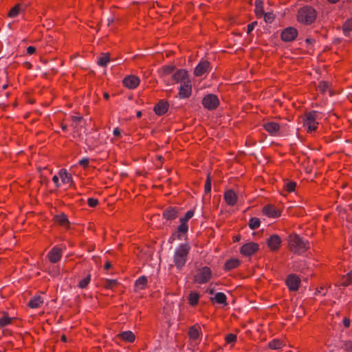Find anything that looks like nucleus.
<instances>
[{
  "mask_svg": "<svg viewBox=\"0 0 352 352\" xmlns=\"http://www.w3.org/2000/svg\"><path fill=\"white\" fill-rule=\"evenodd\" d=\"M90 280H91L90 275H88L79 282L78 287L82 289L86 288L88 286V285L89 284Z\"/></svg>",
  "mask_w": 352,
  "mask_h": 352,
  "instance_id": "40",
  "label": "nucleus"
},
{
  "mask_svg": "<svg viewBox=\"0 0 352 352\" xmlns=\"http://www.w3.org/2000/svg\"><path fill=\"white\" fill-rule=\"evenodd\" d=\"M63 251L58 246H54L47 254V258L51 263H57L62 257Z\"/></svg>",
  "mask_w": 352,
  "mask_h": 352,
  "instance_id": "10",
  "label": "nucleus"
},
{
  "mask_svg": "<svg viewBox=\"0 0 352 352\" xmlns=\"http://www.w3.org/2000/svg\"><path fill=\"white\" fill-rule=\"evenodd\" d=\"M148 283V279L145 276L139 277L135 282V291L138 292L146 289Z\"/></svg>",
  "mask_w": 352,
  "mask_h": 352,
  "instance_id": "22",
  "label": "nucleus"
},
{
  "mask_svg": "<svg viewBox=\"0 0 352 352\" xmlns=\"http://www.w3.org/2000/svg\"><path fill=\"white\" fill-rule=\"evenodd\" d=\"M23 9V6L20 3H18L15 5L11 10H10L8 13V16L10 18H14L17 16L21 11H22Z\"/></svg>",
  "mask_w": 352,
  "mask_h": 352,
  "instance_id": "29",
  "label": "nucleus"
},
{
  "mask_svg": "<svg viewBox=\"0 0 352 352\" xmlns=\"http://www.w3.org/2000/svg\"><path fill=\"white\" fill-rule=\"evenodd\" d=\"M322 116L320 112L313 111L307 113L305 116L303 120V125L306 128L307 132H312L317 129L319 120H321Z\"/></svg>",
  "mask_w": 352,
  "mask_h": 352,
  "instance_id": "3",
  "label": "nucleus"
},
{
  "mask_svg": "<svg viewBox=\"0 0 352 352\" xmlns=\"http://www.w3.org/2000/svg\"><path fill=\"white\" fill-rule=\"evenodd\" d=\"M217 303L226 305L227 297L223 292H217L212 298Z\"/></svg>",
  "mask_w": 352,
  "mask_h": 352,
  "instance_id": "31",
  "label": "nucleus"
},
{
  "mask_svg": "<svg viewBox=\"0 0 352 352\" xmlns=\"http://www.w3.org/2000/svg\"><path fill=\"white\" fill-rule=\"evenodd\" d=\"M342 284L344 286L352 284V270L342 277Z\"/></svg>",
  "mask_w": 352,
  "mask_h": 352,
  "instance_id": "38",
  "label": "nucleus"
},
{
  "mask_svg": "<svg viewBox=\"0 0 352 352\" xmlns=\"http://www.w3.org/2000/svg\"><path fill=\"white\" fill-rule=\"evenodd\" d=\"M192 94L191 80H185L181 84L179 89V96L180 98H188Z\"/></svg>",
  "mask_w": 352,
  "mask_h": 352,
  "instance_id": "9",
  "label": "nucleus"
},
{
  "mask_svg": "<svg viewBox=\"0 0 352 352\" xmlns=\"http://www.w3.org/2000/svg\"><path fill=\"white\" fill-rule=\"evenodd\" d=\"M36 51V49L33 46H29L28 48H27V53L28 54H33Z\"/></svg>",
  "mask_w": 352,
  "mask_h": 352,
  "instance_id": "51",
  "label": "nucleus"
},
{
  "mask_svg": "<svg viewBox=\"0 0 352 352\" xmlns=\"http://www.w3.org/2000/svg\"><path fill=\"white\" fill-rule=\"evenodd\" d=\"M174 70V66L173 65H165L162 67L161 73L163 76L170 74Z\"/></svg>",
  "mask_w": 352,
  "mask_h": 352,
  "instance_id": "39",
  "label": "nucleus"
},
{
  "mask_svg": "<svg viewBox=\"0 0 352 352\" xmlns=\"http://www.w3.org/2000/svg\"><path fill=\"white\" fill-rule=\"evenodd\" d=\"M104 267L106 270H109L111 267V264L109 262H107L104 265Z\"/></svg>",
  "mask_w": 352,
  "mask_h": 352,
  "instance_id": "55",
  "label": "nucleus"
},
{
  "mask_svg": "<svg viewBox=\"0 0 352 352\" xmlns=\"http://www.w3.org/2000/svg\"><path fill=\"white\" fill-rule=\"evenodd\" d=\"M289 250L298 254L305 252L309 248V243L296 234H290L288 239Z\"/></svg>",
  "mask_w": 352,
  "mask_h": 352,
  "instance_id": "1",
  "label": "nucleus"
},
{
  "mask_svg": "<svg viewBox=\"0 0 352 352\" xmlns=\"http://www.w3.org/2000/svg\"><path fill=\"white\" fill-rule=\"evenodd\" d=\"M263 15H264L265 21L267 23H271L274 19V14L272 13H264Z\"/></svg>",
  "mask_w": 352,
  "mask_h": 352,
  "instance_id": "46",
  "label": "nucleus"
},
{
  "mask_svg": "<svg viewBox=\"0 0 352 352\" xmlns=\"http://www.w3.org/2000/svg\"><path fill=\"white\" fill-rule=\"evenodd\" d=\"M212 277V272L210 267H204L199 269L195 275V282L198 284L208 283Z\"/></svg>",
  "mask_w": 352,
  "mask_h": 352,
  "instance_id": "6",
  "label": "nucleus"
},
{
  "mask_svg": "<svg viewBox=\"0 0 352 352\" xmlns=\"http://www.w3.org/2000/svg\"><path fill=\"white\" fill-rule=\"evenodd\" d=\"M58 274V270H56V271L53 274V275H54V276H56V274Z\"/></svg>",
  "mask_w": 352,
  "mask_h": 352,
  "instance_id": "61",
  "label": "nucleus"
},
{
  "mask_svg": "<svg viewBox=\"0 0 352 352\" xmlns=\"http://www.w3.org/2000/svg\"><path fill=\"white\" fill-rule=\"evenodd\" d=\"M255 13L258 17H261L264 14L263 2L261 0L255 1Z\"/></svg>",
  "mask_w": 352,
  "mask_h": 352,
  "instance_id": "32",
  "label": "nucleus"
},
{
  "mask_svg": "<svg viewBox=\"0 0 352 352\" xmlns=\"http://www.w3.org/2000/svg\"><path fill=\"white\" fill-rule=\"evenodd\" d=\"M60 183L62 184L70 185L72 183V177L65 169H61L58 171Z\"/></svg>",
  "mask_w": 352,
  "mask_h": 352,
  "instance_id": "19",
  "label": "nucleus"
},
{
  "mask_svg": "<svg viewBox=\"0 0 352 352\" xmlns=\"http://www.w3.org/2000/svg\"><path fill=\"white\" fill-rule=\"evenodd\" d=\"M168 109V104L166 102H164L162 100L159 102L154 107V111L158 116L164 115V113H166Z\"/></svg>",
  "mask_w": 352,
  "mask_h": 352,
  "instance_id": "21",
  "label": "nucleus"
},
{
  "mask_svg": "<svg viewBox=\"0 0 352 352\" xmlns=\"http://www.w3.org/2000/svg\"><path fill=\"white\" fill-rule=\"evenodd\" d=\"M259 249V245L255 242L245 243L241 247L240 253L244 256H250L255 254Z\"/></svg>",
  "mask_w": 352,
  "mask_h": 352,
  "instance_id": "7",
  "label": "nucleus"
},
{
  "mask_svg": "<svg viewBox=\"0 0 352 352\" xmlns=\"http://www.w3.org/2000/svg\"><path fill=\"white\" fill-rule=\"evenodd\" d=\"M109 54H104L101 57H100L98 60V64L102 67L106 66L109 62Z\"/></svg>",
  "mask_w": 352,
  "mask_h": 352,
  "instance_id": "36",
  "label": "nucleus"
},
{
  "mask_svg": "<svg viewBox=\"0 0 352 352\" xmlns=\"http://www.w3.org/2000/svg\"><path fill=\"white\" fill-rule=\"evenodd\" d=\"M210 67V63L207 60H201L197 65L194 70V74L196 76H201L208 72Z\"/></svg>",
  "mask_w": 352,
  "mask_h": 352,
  "instance_id": "18",
  "label": "nucleus"
},
{
  "mask_svg": "<svg viewBox=\"0 0 352 352\" xmlns=\"http://www.w3.org/2000/svg\"><path fill=\"white\" fill-rule=\"evenodd\" d=\"M240 265V261L237 258H231L225 263L224 268L227 271L236 268Z\"/></svg>",
  "mask_w": 352,
  "mask_h": 352,
  "instance_id": "27",
  "label": "nucleus"
},
{
  "mask_svg": "<svg viewBox=\"0 0 352 352\" xmlns=\"http://www.w3.org/2000/svg\"><path fill=\"white\" fill-rule=\"evenodd\" d=\"M316 15V11L313 8L305 6L298 10L297 20L300 23L309 25L314 22Z\"/></svg>",
  "mask_w": 352,
  "mask_h": 352,
  "instance_id": "2",
  "label": "nucleus"
},
{
  "mask_svg": "<svg viewBox=\"0 0 352 352\" xmlns=\"http://www.w3.org/2000/svg\"><path fill=\"white\" fill-rule=\"evenodd\" d=\"M136 116L138 118H140L142 116V112L138 111Z\"/></svg>",
  "mask_w": 352,
  "mask_h": 352,
  "instance_id": "58",
  "label": "nucleus"
},
{
  "mask_svg": "<svg viewBox=\"0 0 352 352\" xmlns=\"http://www.w3.org/2000/svg\"><path fill=\"white\" fill-rule=\"evenodd\" d=\"M87 204L91 208L96 207L98 204V200L96 198L90 197L87 199Z\"/></svg>",
  "mask_w": 352,
  "mask_h": 352,
  "instance_id": "45",
  "label": "nucleus"
},
{
  "mask_svg": "<svg viewBox=\"0 0 352 352\" xmlns=\"http://www.w3.org/2000/svg\"><path fill=\"white\" fill-rule=\"evenodd\" d=\"M343 324L344 327H349L350 325V320L349 318H344L343 319Z\"/></svg>",
  "mask_w": 352,
  "mask_h": 352,
  "instance_id": "54",
  "label": "nucleus"
},
{
  "mask_svg": "<svg viewBox=\"0 0 352 352\" xmlns=\"http://www.w3.org/2000/svg\"><path fill=\"white\" fill-rule=\"evenodd\" d=\"M194 216L193 210H188L184 217L180 219V225L178 226L177 231L171 236L173 240L179 239L182 234H186L188 230V221Z\"/></svg>",
  "mask_w": 352,
  "mask_h": 352,
  "instance_id": "5",
  "label": "nucleus"
},
{
  "mask_svg": "<svg viewBox=\"0 0 352 352\" xmlns=\"http://www.w3.org/2000/svg\"><path fill=\"white\" fill-rule=\"evenodd\" d=\"M300 283V280L298 276L290 274L286 280V285L291 291L298 290Z\"/></svg>",
  "mask_w": 352,
  "mask_h": 352,
  "instance_id": "11",
  "label": "nucleus"
},
{
  "mask_svg": "<svg viewBox=\"0 0 352 352\" xmlns=\"http://www.w3.org/2000/svg\"><path fill=\"white\" fill-rule=\"evenodd\" d=\"M224 199L228 205L233 206L237 201L236 194L233 190H229L225 192Z\"/></svg>",
  "mask_w": 352,
  "mask_h": 352,
  "instance_id": "20",
  "label": "nucleus"
},
{
  "mask_svg": "<svg viewBox=\"0 0 352 352\" xmlns=\"http://www.w3.org/2000/svg\"><path fill=\"white\" fill-rule=\"evenodd\" d=\"M317 90L322 94H328L329 96L332 95L330 84L326 81L320 82L317 87Z\"/></svg>",
  "mask_w": 352,
  "mask_h": 352,
  "instance_id": "25",
  "label": "nucleus"
},
{
  "mask_svg": "<svg viewBox=\"0 0 352 352\" xmlns=\"http://www.w3.org/2000/svg\"><path fill=\"white\" fill-rule=\"evenodd\" d=\"M140 82L138 77L131 75L124 78L123 85L129 89H135L139 85Z\"/></svg>",
  "mask_w": 352,
  "mask_h": 352,
  "instance_id": "17",
  "label": "nucleus"
},
{
  "mask_svg": "<svg viewBox=\"0 0 352 352\" xmlns=\"http://www.w3.org/2000/svg\"><path fill=\"white\" fill-rule=\"evenodd\" d=\"M189 251L190 247L188 244H182L175 250L174 263L177 269H181L184 266Z\"/></svg>",
  "mask_w": 352,
  "mask_h": 352,
  "instance_id": "4",
  "label": "nucleus"
},
{
  "mask_svg": "<svg viewBox=\"0 0 352 352\" xmlns=\"http://www.w3.org/2000/svg\"><path fill=\"white\" fill-rule=\"evenodd\" d=\"M119 337L125 341L129 342H133L135 341V337L133 332L131 331H124L119 334Z\"/></svg>",
  "mask_w": 352,
  "mask_h": 352,
  "instance_id": "28",
  "label": "nucleus"
},
{
  "mask_svg": "<svg viewBox=\"0 0 352 352\" xmlns=\"http://www.w3.org/2000/svg\"><path fill=\"white\" fill-rule=\"evenodd\" d=\"M256 23V22L248 24V33H250V32H252L253 30Z\"/></svg>",
  "mask_w": 352,
  "mask_h": 352,
  "instance_id": "52",
  "label": "nucleus"
},
{
  "mask_svg": "<svg viewBox=\"0 0 352 352\" xmlns=\"http://www.w3.org/2000/svg\"><path fill=\"white\" fill-rule=\"evenodd\" d=\"M60 176L59 175H54L52 177V181L55 184L56 187H60L61 186V183L59 182Z\"/></svg>",
  "mask_w": 352,
  "mask_h": 352,
  "instance_id": "47",
  "label": "nucleus"
},
{
  "mask_svg": "<svg viewBox=\"0 0 352 352\" xmlns=\"http://www.w3.org/2000/svg\"><path fill=\"white\" fill-rule=\"evenodd\" d=\"M104 97L105 99L107 100L109 98V95L107 93H104Z\"/></svg>",
  "mask_w": 352,
  "mask_h": 352,
  "instance_id": "57",
  "label": "nucleus"
},
{
  "mask_svg": "<svg viewBox=\"0 0 352 352\" xmlns=\"http://www.w3.org/2000/svg\"><path fill=\"white\" fill-rule=\"evenodd\" d=\"M236 336L234 333H229L226 336V342L227 343L234 344L236 341Z\"/></svg>",
  "mask_w": 352,
  "mask_h": 352,
  "instance_id": "43",
  "label": "nucleus"
},
{
  "mask_svg": "<svg viewBox=\"0 0 352 352\" xmlns=\"http://www.w3.org/2000/svg\"><path fill=\"white\" fill-rule=\"evenodd\" d=\"M54 221L57 224H58L65 228H69V220H68L67 216L64 214H60L55 216Z\"/></svg>",
  "mask_w": 352,
  "mask_h": 352,
  "instance_id": "23",
  "label": "nucleus"
},
{
  "mask_svg": "<svg viewBox=\"0 0 352 352\" xmlns=\"http://www.w3.org/2000/svg\"><path fill=\"white\" fill-rule=\"evenodd\" d=\"M43 299L40 296H34L29 301L28 306L32 309L38 308L43 305Z\"/></svg>",
  "mask_w": 352,
  "mask_h": 352,
  "instance_id": "24",
  "label": "nucleus"
},
{
  "mask_svg": "<svg viewBox=\"0 0 352 352\" xmlns=\"http://www.w3.org/2000/svg\"><path fill=\"white\" fill-rule=\"evenodd\" d=\"M281 242H282V241H281L280 237L277 234H274L269 237V239H267V243L268 248L271 250L275 251V250H277L280 248Z\"/></svg>",
  "mask_w": 352,
  "mask_h": 352,
  "instance_id": "14",
  "label": "nucleus"
},
{
  "mask_svg": "<svg viewBox=\"0 0 352 352\" xmlns=\"http://www.w3.org/2000/svg\"><path fill=\"white\" fill-rule=\"evenodd\" d=\"M263 213L270 218H277L280 216V211L273 205H267L263 207Z\"/></svg>",
  "mask_w": 352,
  "mask_h": 352,
  "instance_id": "15",
  "label": "nucleus"
},
{
  "mask_svg": "<svg viewBox=\"0 0 352 352\" xmlns=\"http://www.w3.org/2000/svg\"><path fill=\"white\" fill-rule=\"evenodd\" d=\"M268 346L272 349H279L284 346V344L279 340H273L269 342Z\"/></svg>",
  "mask_w": 352,
  "mask_h": 352,
  "instance_id": "34",
  "label": "nucleus"
},
{
  "mask_svg": "<svg viewBox=\"0 0 352 352\" xmlns=\"http://www.w3.org/2000/svg\"><path fill=\"white\" fill-rule=\"evenodd\" d=\"M344 349L347 352H352V342L348 341L344 343Z\"/></svg>",
  "mask_w": 352,
  "mask_h": 352,
  "instance_id": "49",
  "label": "nucleus"
},
{
  "mask_svg": "<svg viewBox=\"0 0 352 352\" xmlns=\"http://www.w3.org/2000/svg\"><path fill=\"white\" fill-rule=\"evenodd\" d=\"M352 31V19L347 20L343 25V32L344 35L348 36Z\"/></svg>",
  "mask_w": 352,
  "mask_h": 352,
  "instance_id": "35",
  "label": "nucleus"
},
{
  "mask_svg": "<svg viewBox=\"0 0 352 352\" xmlns=\"http://www.w3.org/2000/svg\"><path fill=\"white\" fill-rule=\"evenodd\" d=\"M298 35V31L294 28H287L281 33V38L284 41H292L296 38Z\"/></svg>",
  "mask_w": 352,
  "mask_h": 352,
  "instance_id": "12",
  "label": "nucleus"
},
{
  "mask_svg": "<svg viewBox=\"0 0 352 352\" xmlns=\"http://www.w3.org/2000/svg\"><path fill=\"white\" fill-rule=\"evenodd\" d=\"M113 135H114L115 136H117V137L120 136V135H121V131H120V130L119 129V128H116V129H114V130H113Z\"/></svg>",
  "mask_w": 352,
  "mask_h": 352,
  "instance_id": "53",
  "label": "nucleus"
},
{
  "mask_svg": "<svg viewBox=\"0 0 352 352\" xmlns=\"http://www.w3.org/2000/svg\"><path fill=\"white\" fill-rule=\"evenodd\" d=\"M263 126L270 135H276L280 130V125L274 121H267L263 124Z\"/></svg>",
  "mask_w": 352,
  "mask_h": 352,
  "instance_id": "13",
  "label": "nucleus"
},
{
  "mask_svg": "<svg viewBox=\"0 0 352 352\" xmlns=\"http://www.w3.org/2000/svg\"><path fill=\"white\" fill-rule=\"evenodd\" d=\"M199 298L200 295L199 294V293L196 292H192L190 293L189 296L188 298V303L191 306H195L197 305Z\"/></svg>",
  "mask_w": 352,
  "mask_h": 352,
  "instance_id": "30",
  "label": "nucleus"
},
{
  "mask_svg": "<svg viewBox=\"0 0 352 352\" xmlns=\"http://www.w3.org/2000/svg\"><path fill=\"white\" fill-rule=\"evenodd\" d=\"M188 334H189L190 338L192 341H195V342H197V340H198V338L199 337V331L198 329L195 326L192 327L189 329Z\"/></svg>",
  "mask_w": 352,
  "mask_h": 352,
  "instance_id": "33",
  "label": "nucleus"
},
{
  "mask_svg": "<svg viewBox=\"0 0 352 352\" xmlns=\"http://www.w3.org/2000/svg\"><path fill=\"white\" fill-rule=\"evenodd\" d=\"M211 190V184L210 182V178L208 177L207 181L205 184V191L206 192H208Z\"/></svg>",
  "mask_w": 352,
  "mask_h": 352,
  "instance_id": "50",
  "label": "nucleus"
},
{
  "mask_svg": "<svg viewBox=\"0 0 352 352\" xmlns=\"http://www.w3.org/2000/svg\"><path fill=\"white\" fill-rule=\"evenodd\" d=\"M163 215L168 220L174 219L177 217V210L175 208H168L164 211Z\"/></svg>",
  "mask_w": 352,
  "mask_h": 352,
  "instance_id": "26",
  "label": "nucleus"
},
{
  "mask_svg": "<svg viewBox=\"0 0 352 352\" xmlns=\"http://www.w3.org/2000/svg\"><path fill=\"white\" fill-rule=\"evenodd\" d=\"M261 221L256 217H252L249 221V226L252 230L257 229L260 226Z\"/></svg>",
  "mask_w": 352,
  "mask_h": 352,
  "instance_id": "37",
  "label": "nucleus"
},
{
  "mask_svg": "<svg viewBox=\"0 0 352 352\" xmlns=\"http://www.w3.org/2000/svg\"><path fill=\"white\" fill-rule=\"evenodd\" d=\"M118 285L116 280L111 279L107 280L105 283V287L108 289H112Z\"/></svg>",
  "mask_w": 352,
  "mask_h": 352,
  "instance_id": "44",
  "label": "nucleus"
},
{
  "mask_svg": "<svg viewBox=\"0 0 352 352\" xmlns=\"http://www.w3.org/2000/svg\"><path fill=\"white\" fill-rule=\"evenodd\" d=\"M74 119L76 120H81V118L80 117H74Z\"/></svg>",
  "mask_w": 352,
  "mask_h": 352,
  "instance_id": "59",
  "label": "nucleus"
},
{
  "mask_svg": "<svg viewBox=\"0 0 352 352\" xmlns=\"http://www.w3.org/2000/svg\"><path fill=\"white\" fill-rule=\"evenodd\" d=\"M62 129H63V131H65L66 130V126L63 125L62 126Z\"/></svg>",
  "mask_w": 352,
  "mask_h": 352,
  "instance_id": "60",
  "label": "nucleus"
},
{
  "mask_svg": "<svg viewBox=\"0 0 352 352\" xmlns=\"http://www.w3.org/2000/svg\"><path fill=\"white\" fill-rule=\"evenodd\" d=\"M296 184L294 182H289L284 186L285 190L288 192H292L295 190Z\"/></svg>",
  "mask_w": 352,
  "mask_h": 352,
  "instance_id": "41",
  "label": "nucleus"
},
{
  "mask_svg": "<svg viewBox=\"0 0 352 352\" xmlns=\"http://www.w3.org/2000/svg\"><path fill=\"white\" fill-rule=\"evenodd\" d=\"M61 340H62L63 342H67V337H66L65 335H63V336H61Z\"/></svg>",
  "mask_w": 352,
  "mask_h": 352,
  "instance_id": "56",
  "label": "nucleus"
},
{
  "mask_svg": "<svg viewBox=\"0 0 352 352\" xmlns=\"http://www.w3.org/2000/svg\"><path fill=\"white\" fill-rule=\"evenodd\" d=\"M89 162V159L87 157H85L79 161V164L80 166H83L84 168H86L88 166Z\"/></svg>",
  "mask_w": 352,
  "mask_h": 352,
  "instance_id": "48",
  "label": "nucleus"
},
{
  "mask_svg": "<svg viewBox=\"0 0 352 352\" xmlns=\"http://www.w3.org/2000/svg\"><path fill=\"white\" fill-rule=\"evenodd\" d=\"M202 104L205 108L212 110L218 107L219 100L217 96L214 94H208L204 98Z\"/></svg>",
  "mask_w": 352,
  "mask_h": 352,
  "instance_id": "8",
  "label": "nucleus"
},
{
  "mask_svg": "<svg viewBox=\"0 0 352 352\" xmlns=\"http://www.w3.org/2000/svg\"><path fill=\"white\" fill-rule=\"evenodd\" d=\"M12 318L7 316H3L2 318H0V327H6L11 323Z\"/></svg>",
  "mask_w": 352,
  "mask_h": 352,
  "instance_id": "42",
  "label": "nucleus"
},
{
  "mask_svg": "<svg viewBox=\"0 0 352 352\" xmlns=\"http://www.w3.org/2000/svg\"><path fill=\"white\" fill-rule=\"evenodd\" d=\"M173 81L176 83H183L185 80H190L186 69H178L172 76Z\"/></svg>",
  "mask_w": 352,
  "mask_h": 352,
  "instance_id": "16",
  "label": "nucleus"
}]
</instances>
